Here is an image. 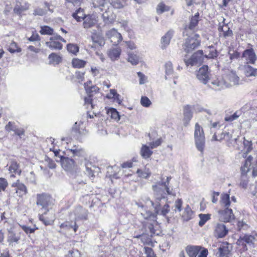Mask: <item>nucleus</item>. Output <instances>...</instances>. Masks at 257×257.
I'll use <instances>...</instances> for the list:
<instances>
[{"label": "nucleus", "mask_w": 257, "mask_h": 257, "mask_svg": "<svg viewBox=\"0 0 257 257\" xmlns=\"http://www.w3.org/2000/svg\"><path fill=\"white\" fill-rule=\"evenodd\" d=\"M40 33L42 35H52L53 33V29L47 26H41Z\"/></svg>", "instance_id": "49530a36"}, {"label": "nucleus", "mask_w": 257, "mask_h": 257, "mask_svg": "<svg viewBox=\"0 0 257 257\" xmlns=\"http://www.w3.org/2000/svg\"><path fill=\"white\" fill-rule=\"evenodd\" d=\"M236 45V43H233L229 47L228 54L229 55L230 58L231 60L237 58L239 56V53L234 50Z\"/></svg>", "instance_id": "e433bc0d"}, {"label": "nucleus", "mask_w": 257, "mask_h": 257, "mask_svg": "<svg viewBox=\"0 0 257 257\" xmlns=\"http://www.w3.org/2000/svg\"><path fill=\"white\" fill-rule=\"evenodd\" d=\"M49 63L54 65L58 64L62 61V57L54 53H53L49 55L48 57Z\"/></svg>", "instance_id": "7c9ffc66"}, {"label": "nucleus", "mask_w": 257, "mask_h": 257, "mask_svg": "<svg viewBox=\"0 0 257 257\" xmlns=\"http://www.w3.org/2000/svg\"><path fill=\"white\" fill-rule=\"evenodd\" d=\"M71 63L74 68H81L85 66L86 61L82 59L75 58L72 59Z\"/></svg>", "instance_id": "f704fd0d"}, {"label": "nucleus", "mask_w": 257, "mask_h": 257, "mask_svg": "<svg viewBox=\"0 0 257 257\" xmlns=\"http://www.w3.org/2000/svg\"><path fill=\"white\" fill-rule=\"evenodd\" d=\"M243 144L244 146V151L246 153L249 152L252 149L251 142L244 140Z\"/></svg>", "instance_id": "4d7b16f0"}, {"label": "nucleus", "mask_w": 257, "mask_h": 257, "mask_svg": "<svg viewBox=\"0 0 257 257\" xmlns=\"http://www.w3.org/2000/svg\"><path fill=\"white\" fill-rule=\"evenodd\" d=\"M199 252L200 253L199 254L198 257H207L208 252L207 249L202 247V249Z\"/></svg>", "instance_id": "774afa93"}, {"label": "nucleus", "mask_w": 257, "mask_h": 257, "mask_svg": "<svg viewBox=\"0 0 257 257\" xmlns=\"http://www.w3.org/2000/svg\"><path fill=\"white\" fill-rule=\"evenodd\" d=\"M107 114L111 119L115 122H118L120 120L119 112L114 108H108L107 110Z\"/></svg>", "instance_id": "bb28decb"}, {"label": "nucleus", "mask_w": 257, "mask_h": 257, "mask_svg": "<svg viewBox=\"0 0 257 257\" xmlns=\"http://www.w3.org/2000/svg\"><path fill=\"white\" fill-rule=\"evenodd\" d=\"M170 7L166 5L165 4L163 3H160L157 6V12L158 14H162L165 12H167L170 11Z\"/></svg>", "instance_id": "c03bdc74"}, {"label": "nucleus", "mask_w": 257, "mask_h": 257, "mask_svg": "<svg viewBox=\"0 0 257 257\" xmlns=\"http://www.w3.org/2000/svg\"><path fill=\"white\" fill-rule=\"evenodd\" d=\"M141 103L143 106L149 107L151 105V102L147 97L144 96L141 98Z\"/></svg>", "instance_id": "603ef678"}, {"label": "nucleus", "mask_w": 257, "mask_h": 257, "mask_svg": "<svg viewBox=\"0 0 257 257\" xmlns=\"http://www.w3.org/2000/svg\"><path fill=\"white\" fill-rule=\"evenodd\" d=\"M91 38L93 42V46L92 47H102L105 44L104 39L102 34L100 33H93Z\"/></svg>", "instance_id": "4468645a"}, {"label": "nucleus", "mask_w": 257, "mask_h": 257, "mask_svg": "<svg viewBox=\"0 0 257 257\" xmlns=\"http://www.w3.org/2000/svg\"><path fill=\"white\" fill-rule=\"evenodd\" d=\"M67 257H80V253L78 250L73 249L69 251Z\"/></svg>", "instance_id": "5fc2aeb1"}, {"label": "nucleus", "mask_w": 257, "mask_h": 257, "mask_svg": "<svg viewBox=\"0 0 257 257\" xmlns=\"http://www.w3.org/2000/svg\"><path fill=\"white\" fill-rule=\"evenodd\" d=\"M223 83L222 80H219L218 78L215 80H213L211 82V84L214 86V88L222 86Z\"/></svg>", "instance_id": "680f3d73"}, {"label": "nucleus", "mask_w": 257, "mask_h": 257, "mask_svg": "<svg viewBox=\"0 0 257 257\" xmlns=\"http://www.w3.org/2000/svg\"><path fill=\"white\" fill-rule=\"evenodd\" d=\"M8 50L12 54L15 53H19L22 51L21 48L15 42H12L10 43Z\"/></svg>", "instance_id": "58836bf2"}, {"label": "nucleus", "mask_w": 257, "mask_h": 257, "mask_svg": "<svg viewBox=\"0 0 257 257\" xmlns=\"http://www.w3.org/2000/svg\"><path fill=\"white\" fill-rule=\"evenodd\" d=\"M224 138H225V134L223 133H221L220 135H219V134H215L213 136L211 140H212V141H220L223 140L224 139Z\"/></svg>", "instance_id": "052dcab7"}, {"label": "nucleus", "mask_w": 257, "mask_h": 257, "mask_svg": "<svg viewBox=\"0 0 257 257\" xmlns=\"http://www.w3.org/2000/svg\"><path fill=\"white\" fill-rule=\"evenodd\" d=\"M106 36L112 43L117 44L122 40L121 34L115 29H111L106 33Z\"/></svg>", "instance_id": "f8f14e48"}, {"label": "nucleus", "mask_w": 257, "mask_h": 257, "mask_svg": "<svg viewBox=\"0 0 257 257\" xmlns=\"http://www.w3.org/2000/svg\"><path fill=\"white\" fill-rule=\"evenodd\" d=\"M8 185L7 181L3 178H0V192L4 191Z\"/></svg>", "instance_id": "6e6d98bb"}, {"label": "nucleus", "mask_w": 257, "mask_h": 257, "mask_svg": "<svg viewBox=\"0 0 257 257\" xmlns=\"http://www.w3.org/2000/svg\"><path fill=\"white\" fill-rule=\"evenodd\" d=\"M97 18L94 15H88L85 17L83 27L85 29L92 28L97 23Z\"/></svg>", "instance_id": "dca6fc26"}, {"label": "nucleus", "mask_w": 257, "mask_h": 257, "mask_svg": "<svg viewBox=\"0 0 257 257\" xmlns=\"http://www.w3.org/2000/svg\"><path fill=\"white\" fill-rule=\"evenodd\" d=\"M16 126L14 123L9 122L6 126V129L8 132L16 131Z\"/></svg>", "instance_id": "e2e57ef3"}, {"label": "nucleus", "mask_w": 257, "mask_h": 257, "mask_svg": "<svg viewBox=\"0 0 257 257\" xmlns=\"http://www.w3.org/2000/svg\"><path fill=\"white\" fill-rule=\"evenodd\" d=\"M194 140L197 150L202 153L204 150L205 139L202 127L196 123L195 125Z\"/></svg>", "instance_id": "39448f33"}, {"label": "nucleus", "mask_w": 257, "mask_h": 257, "mask_svg": "<svg viewBox=\"0 0 257 257\" xmlns=\"http://www.w3.org/2000/svg\"><path fill=\"white\" fill-rule=\"evenodd\" d=\"M111 5L115 8H122L125 4V0H109Z\"/></svg>", "instance_id": "79ce46f5"}, {"label": "nucleus", "mask_w": 257, "mask_h": 257, "mask_svg": "<svg viewBox=\"0 0 257 257\" xmlns=\"http://www.w3.org/2000/svg\"><path fill=\"white\" fill-rule=\"evenodd\" d=\"M184 120L187 124L192 117L191 108L189 105H186L183 108Z\"/></svg>", "instance_id": "c756f323"}, {"label": "nucleus", "mask_w": 257, "mask_h": 257, "mask_svg": "<svg viewBox=\"0 0 257 257\" xmlns=\"http://www.w3.org/2000/svg\"><path fill=\"white\" fill-rule=\"evenodd\" d=\"M93 5L94 8H98L102 12V17L106 23H111L114 21L115 16L105 0H94Z\"/></svg>", "instance_id": "7ed1b4c3"}, {"label": "nucleus", "mask_w": 257, "mask_h": 257, "mask_svg": "<svg viewBox=\"0 0 257 257\" xmlns=\"http://www.w3.org/2000/svg\"><path fill=\"white\" fill-rule=\"evenodd\" d=\"M144 250L147 257H155V254L151 248L145 247H144Z\"/></svg>", "instance_id": "bf43d9fd"}, {"label": "nucleus", "mask_w": 257, "mask_h": 257, "mask_svg": "<svg viewBox=\"0 0 257 257\" xmlns=\"http://www.w3.org/2000/svg\"><path fill=\"white\" fill-rule=\"evenodd\" d=\"M106 97L108 99H113L114 101L116 102L118 104H121L122 98L120 95L116 92L115 89H110L109 93L107 94Z\"/></svg>", "instance_id": "393cba45"}, {"label": "nucleus", "mask_w": 257, "mask_h": 257, "mask_svg": "<svg viewBox=\"0 0 257 257\" xmlns=\"http://www.w3.org/2000/svg\"><path fill=\"white\" fill-rule=\"evenodd\" d=\"M169 182V179L167 177L166 181L158 182L152 186L154 200L151 202L154 208L155 213H152L150 211H147L145 213L142 212L141 214L145 218L154 220L157 215L165 216L170 211L168 203H166L163 206L161 207L162 200L167 198L168 195H175L168 187Z\"/></svg>", "instance_id": "f257e3e1"}, {"label": "nucleus", "mask_w": 257, "mask_h": 257, "mask_svg": "<svg viewBox=\"0 0 257 257\" xmlns=\"http://www.w3.org/2000/svg\"><path fill=\"white\" fill-rule=\"evenodd\" d=\"M199 13H197L191 18L190 24L185 28L187 29L188 32H191L197 25L199 20Z\"/></svg>", "instance_id": "a878e982"}, {"label": "nucleus", "mask_w": 257, "mask_h": 257, "mask_svg": "<svg viewBox=\"0 0 257 257\" xmlns=\"http://www.w3.org/2000/svg\"><path fill=\"white\" fill-rule=\"evenodd\" d=\"M61 163L63 169L69 173H72L77 169V165L72 159L62 157Z\"/></svg>", "instance_id": "1a4fd4ad"}, {"label": "nucleus", "mask_w": 257, "mask_h": 257, "mask_svg": "<svg viewBox=\"0 0 257 257\" xmlns=\"http://www.w3.org/2000/svg\"><path fill=\"white\" fill-rule=\"evenodd\" d=\"M183 205V201L181 199L178 198L175 202L173 205L174 211L175 212H181Z\"/></svg>", "instance_id": "a18cd8bd"}, {"label": "nucleus", "mask_w": 257, "mask_h": 257, "mask_svg": "<svg viewBox=\"0 0 257 257\" xmlns=\"http://www.w3.org/2000/svg\"><path fill=\"white\" fill-rule=\"evenodd\" d=\"M56 39V36L51 37L50 41L46 42V45L51 49L61 50L62 48V45Z\"/></svg>", "instance_id": "a211bd4d"}, {"label": "nucleus", "mask_w": 257, "mask_h": 257, "mask_svg": "<svg viewBox=\"0 0 257 257\" xmlns=\"http://www.w3.org/2000/svg\"><path fill=\"white\" fill-rule=\"evenodd\" d=\"M162 143V140L161 138H158L156 139L155 141L150 143L149 145L151 147V149H153L159 146Z\"/></svg>", "instance_id": "864d4df0"}, {"label": "nucleus", "mask_w": 257, "mask_h": 257, "mask_svg": "<svg viewBox=\"0 0 257 257\" xmlns=\"http://www.w3.org/2000/svg\"><path fill=\"white\" fill-rule=\"evenodd\" d=\"M228 84L229 87L238 85L239 84V78L233 72H231L228 75Z\"/></svg>", "instance_id": "412c9836"}, {"label": "nucleus", "mask_w": 257, "mask_h": 257, "mask_svg": "<svg viewBox=\"0 0 257 257\" xmlns=\"http://www.w3.org/2000/svg\"><path fill=\"white\" fill-rule=\"evenodd\" d=\"M138 176L143 179H147L151 175V172L149 168L139 169L137 171Z\"/></svg>", "instance_id": "72a5a7b5"}, {"label": "nucleus", "mask_w": 257, "mask_h": 257, "mask_svg": "<svg viewBox=\"0 0 257 257\" xmlns=\"http://www.w3.org/2000/svg\"><path fill=\"white\" fill-rule=\"evenodd\" d=\"M208 69V66L204 65L198 70L196 74L198 79L204 84H206L209 79Z\"/></svg>", "instance_id": "9b49d317"}, {"label": "nucleus", "mask_w": 257, "mask_h": 257, "mask_svg": "<svg viewBox=\"0 0 257 257\" xmlns=\"http://www.w3.org/2000/svg\"><path fill=\"white\" fill-rule=\"evenodd\" d=\"M13 187H17V189L16 193L19 196L22 197L27 193V188L25 185L23 184L20 183L19 181L14 183L12 184Z\"/></svg>", "instance_id": "b1692460"}, {"label": "nucleus", "mask_w": 257, "mask_h": 257, "mask_svg": "<svg viewBox=\"0 0 257 257\" xmlns=\"http://www.w3.org/2000/svg\"><path fill=\"white\" fill-rule=\"evenodd\" d=\"M230 204L229 194H226V222H231L235 218L232 209L226 208Z\"/></svg>", "instance_id": "f3484780"}, {"label": "nucleus", "mask_w": 257, "mask_h": 257, "mask_svg": "<svg viewBox=\"0 0 257 257\" xmlns=\"http://www.w3.org/2000/svg\"><path fill=\"white\" fill-rule=\"evenodd\" d=\"M193 211L189 205H187L182 214V217L184 220L188 221L191 219L193 216Z\"/></svg>", "instance_id": "473e14b6"}, {"label": "nucleus", "mask_w": 257, "mask_h": 257, "mask_svg": "<svg viewBox=\"0 0 257 257\" xmlns=\"http://www.w3.org/2000/svg\"><path fill=\"white\" fill-rule=\"evenodd\" d=\"M55 219V216L53 212H51L49 218L45 217L44 215L40 216V219L42 220L46 225L52 224Z\"/></svg>", "instance_id": "c9c22d12"}, {"label": "nucleus", "mask_w": 257, "mask_h": 257, "mask_svg": "<svg viewBox=\"0 0 257 257\" xmlns=\"http://www.w3.org/2000/svg\"><path fill=\"white\" fill-rule=\"evenodd\" d=\"M174 32L170 30L162 37L161 41V46L162 49H165L170 44V40L173 36Z\"/></svg>", "instance_id": "6ab92c4d"}, {"label": "nucleus", "mask_w": 257, "mask_h": 257, "mask_svg": "<svg viewBox=\"0 0 257 257\" xmlns=\"http://www.w3.org/2000/svg\"><path fill=\"white\" fill-rule=\"evenodd\" d=\"M17 227L15 226L11 227L8 230L9 235L8 238V242L13 245L18 243L21 238V232H16Z\"/></svg>", "instance_id": "9d476101"}, {"label": "nucleus", "mask_w": 257, "mask_h": 257, "mask_svg": "<svg viewBox=\"0 0 257 257\" xmlns=\"http://www.w3.org/2000/svg\"><path fill=\"white\" fill-rule=\"evenodd\" d=\"M54 200L49 195L46 194H40L37 195L36 204L46 209L53 204Z\"/></svg>", "instance_id": "6e6552de"}, {"label": "nucleus", "mask_w": 257, "mask_h": 257, "mask_svg": "<svg viewBox=\"0 0 257 257\" xmlns=\"http://www.w3.org/2000/svg\"><path fill=\"white\" fill-rule=\"evenodd\" d=\"M254 240V238L252 235H245L243 237H240L237 241V244L238 245L245 246L246 243H252Z\"/></svg>", "instance_id": "cd10ccee"}, {"label": "nucleus", "mask_w": 257, "mask_h": 257, "mask_svg": "<svg viewBox=\"0 0 257 257\" xmlns=\"http://www.w3.org/2000/svg\"><path fill=\"white\" fill-rule=\"evenodd\" d=\"M85 105L87 106V108H92V98L91 96H88L84 99Z\"/></svg>", "instance_id": "13d9d810"}, {"label": "nucleus", "mask_w": 257, "mask_h": 257, "mask_svg": "<svg viewBox=\"0 0 257 257\" xmlns=\"http://www.w3.org/2000/svg\"><path fill=\"white\" fill-rule=\"evenodd\" d=\"M9 171L10 173L12 174L11 177H14V174L20 175L21 173L19 165L16 162H11L9 167Z\"/></svg>", "instance_id": "2f4dec72"}, {"label": "nucleus", "mask_w": 257, "mask_h": 257, "mask_svg": "<svg viewBox=\"0 0 257 257\" xmlns=\"http://www.w3.org/2000/svg\"><path fill=\"white\" fill-rule=\"evenodd\" d=\"M19 225L27 234L34 233L36 230L38 229V228L36 226H35L34 228H31L29 226L24 225Z\"/></svg>", "instance_id": "8fccbe9b"}, {"label": "nucleus", "mask_w": 257, "mask_h": 257, "mask_svg": "<svg viewBox=\"0 0 257 257\" xmlns=\"http://www.w3.org/2000/svg\"><path fill=\"white\" fill-rule=\"evenodd\" d=\"M30 41H36L40 40V37L36 33H33L32 35L28 39Z\"/></svg>", "instance_id": "338daca9"}, {"label": "nucleus", "mask_w": 257, "mask_h": 257, "mask_svg": "<svg viewBox=\"0 0 257 257\" xmlns=\"http://www.w3.org/2000/svg\"><path fill=\"white\" fill-rule=\"evenodd\" d=\"M138 77L139 78V84L140 85L144 84L148 82L147 77L141 72L137 73Z\"/></svg>", "instance_id": "3c124183"}, {"label": "nucleus", "mask_w": 257, "mask_h": 257, "mask_svg": "<svg viewBox=\"0 0 257 257\" xmlns=\"http://www.w3.org/2000/svg\"><path fill=\"white\" fill-rule=\"evenodd\" d=\"M68 51L74 55H76L79 52V48L77 44H69L67 45Z\"/></svg>", "instance_id": "37998d69"}, {"label": "nucleus", "mask_w": 257, "mask_h": 257, "mask_svg": "<svg viewBox=\"0 0 257 257\" xmlns=\"http://www.w3.org/2000/svg\"><path fill=\"white\" fill-rule=\"evenodd\" d=\"M252 157L249 156L245 160L243 165L241 167V175L242 176L246 175L248 173L250 172L252 170V176L255 177L257 176V161L252 164L251 161Z\"/></svg>", "instance_id": "0eeeda50"}, {"label": "nucleus", "mask_w": 257, "mask_h": 257, "mask_svg": "<svg viewBox=\"0 0 257 257\" xmlns=\"http://www.w3.org/2000/svg\"><path fill=\"white\" fill-rule=\"evenodd\" d=\"M70 151L75 156H83L85 154V152L84 150L76 146H74L73 148L70 149Z\"/></svg>", "instance_id": "a19ab883"}, {"label": "nucleus", "mask_w": 257, "mask_h": 257, "mask_svg": "<svg viewBox=\"0 0 257 257\" xmlns=\"http://www.w3.org/2000/svg\"><path fill=\"white\" fill-rule=\"evenodd\" d=\"M120 53L121 49L118 47H116L108 51V56L112 61H115L119 58Z\"/></svg>", "instance_id": "5701e85b"}, {"label": "nucleus", "mask_w": 257, "mask_h": 257, "mask_svg": "<svg viewBox=\"0 0 257 257\" xmlns=\"http://www.w3.org/2000/svg\"><path fill=\"white\" fill-rule=\"evenodd\" d=\"M151 147L147 145H142L140 150L141 156L145 159L149 158L153 154Z\"/></svg>", "instance_id": "4be33fe9"}, {"label": "nucleus", "mask_w": 257, "mask_h": 257, "mask_svg": "<svg viewBox=\"0 0 257 257\" xmlns=\"http://www.w3.org/2000/svg\"><path fill=\"white\" fill-rule=\"evenodd\" d=\"M84 72L80 71L77 72L76 73V78L79 80V82H82L84 80Z\"/></svg>", "instance_id": "0e129e2a"}, {"label": "nucleus", "mask_w": 257, "mask_h": 257, "mask_svg": "<svg viewBox=\"0 0 257 257\" xmlns=\"http://www.w3.org/2000/svg\"><path fill=\"white\" fill-rule=\"evenodd\" d=\"M219 222L217 223L214 229V235L217 238H222L225 235V214L222 210H219L217 215Z\"/></svg>", "instance_id": "423d86ee"}, {"label": "nucleus", "mask_w": 257, "mask_h": 257, "mask_svg": "<svg viewBox=\"0 0 257 257\" xmlns=\"http://www.w3.org/2000/svg\"><path fill=\"white\" fill-rule=\"evenodd\" d=\"M86 16L85 15L83 10L79 9L76 11L75 13L73 14V18L77 21L80 22L82 20H84L85 17Z\"/></svg>", "instance_id": "ea45409f"}, {"label": "nucleus", "mask_w": 257, "mask_h": 257, "mask_svg": "<svg viewBox=\"0 0 257 257\" xmlns=\"http://www.w3.org/2000/svg\"><path fill=\"white\" fill-rule=\"evenodd\" d=\"M202 249L201 246H187L185 251L189 257H196Z\"/></svg>", "instance_id": "aec40b11"}, {"label": "nucleus", "mask_w": 257, "mask_h": 257, "mask_svg": "<svg viewBox=\"0 0 257 257\" xmlns=\"http://www.w3.org/2000/svg\"><path fill=\"white\" fill-rule=\"evenodd\" d=\"M243 71L246 76H257V69L246 64L243 66Z\"/></svg>", "instance_id": "c85d7f7f"}, {"label": "nucleus", "mask_w": 257, "mask_h": 257, "mask_svg": "<svg viewBox=\"0 0 257 257\" xmlns=\"http://www.w3.org/2000/svg\"><path fill=\"white\" fill-rule=\"evenodd\" d=\"M199 221L198 225L202 227L203 226L208 220L211 219L210 214H199Z\"/></svg>", "instance_id": "4c0bfd02"}, {"label": "nucleus", "mask_w": 257, "mask_h": 257, "mask_svg": "<svg viewBox=\"0 0 257 257\" xmlns=\"http://www.w3.org/2000/svg\"><path fill=\"white\" fill-rule=\"evenodd\" d=\"M127 60L132 65H136L139 62V58L137 55L131 54L129 55Z\"/></svg>", "instance_id": "09e8293b"}, {"label": "nucleus", "mask_w": 257, "mask_h": 257, "mask_svg": "<svg viewBox=\"0 0 257 257\" xmlns=\"http://www.w3.org/2000/svg\"><path fill=\"white\" fill-rule=\"evenodd\" d=\"M242 58L247 63L254 64L256 60V56L252 49L245 50L242 53Z\"/></svg>", "instance_id": "2eb2a0df"}, {"label": "nucleus", "mask_w": 257, "mask_h": 257, "mask_svg": "<svg viewBox=\"0 0 257 257\" xmlns=\"http://www.w3.org/2000/svg\"><path fill=\"white\" fill-rule=\"evenodd\" d=\"M46 162L48 166V167L51 169H54L56 167V164L55 162L52 160L48 158L46 159Z\"/></svg>", "instance_id": "69168bd1"}, {"label": "nucleus", "mask_w": 257, "mask_h": 257, "mask_svg": "<svg viewBox=\"0 0 257 257\" xmlns=\"http://www.w3.org/2000/svg\"><path fill=\"white\" fill-rule=\"evenodd\" d=\"M78 219H86V211L85 210L82 209L81 207H79L76 210Z\"/></svg>", "instance_id": "de8ad7c7"}, {"label": "nucleus", "mask_w": 257, "mask_h": 257, "mask_svg": "<svg viewBox=\"0 0 257 257\" xmlns=\"http://www.w3.org/2000/svg\"><path fill=\"white\" fill-rule=\"evenodd\" d=\"M183 35L184 37H186L183 46L186 52H188L193 50L200 45V41L199 39L198 34L188 32L187 29L185 28Z\"/></svg>", "instance_id": "20e7f679"}, {"label": "nucleus", "mask_w": 257, "mask_h": 257, "mask_svg": "<svg viewBox=\"0 0 257 257\" xmlns=\"http://www.w3.org/2000/svg\"><path fill=\"white\" fill-rule=\"evenodd\" d=\"M205 54L203 55V51L199 50L194 53L190 58L187 59L186 56L184 59V62L186 66H192L199 63H201L203 61L204 58H213L216 56L217 53L215 49L211 46L206 48L205 50Z\"/></svg>", "instance_id": "f03ea898"}, {"label": "nucleus", "mask_w": 257, "mask_h": 257, "mask_svg": "<svg viewBox=\"0 0 257 257\" xmlns=\"http://www.w3.org/2000/svg\"><path fill=\"white\" fill-rule=\"evenodd\" d=\"M164 69L165 78L166 80H171L178 77L174 71L173 64L171 62L168 61L165 64Z\"/></svg>", "instance_id": "ddd939ff"}]
</instances>
